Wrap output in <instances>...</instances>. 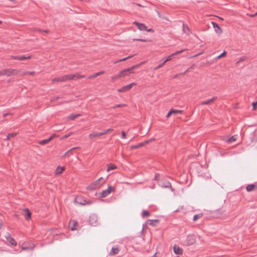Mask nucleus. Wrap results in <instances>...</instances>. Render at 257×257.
<instances>
[{
    "label": "nucleus",
    "instance_id": "34",
    "mask_svg": "<svg viewBox=\"0 0 257 257\" xmlns=\"http://www.w3.org/2000/svg\"><path fill=\"white\" fill-rule=\"evenodd\" d=\"M226 52L225 51H224L221 54L217 56L216 59H219L221 58L225 57H226Z\"/></svg>",
    "mask_w": 257,
    "mask_h": 257
},
{
    "label": "nucleus",
    "instance_id": "30",
    "mask_svg": "<svg viewBox=\"0 0 257 257\" xmlns=\"http://www.w3.org/2000/svg\"><path fill=\"white\" fill-rule=\"evenodd\" d=\"M171 111L172 114H176L177 113L182 114L183 113V110H175V109H171Z\"/></svg>",
    "mask_w": 257,
    "mask_h": 257
},
{
    "label": "nucleus",
    "instance_id": "40",
    "mask_svg": "<svg viewBox=\"0 0 257 257\" xmlns=\"http://www.w3.org/2000/svg\"><path fill=\"white\" fill-rule=\"evenodd\" d=\"M9 242L11 244L14 245H16V244H17L16 241L13 238H10Z\"/></svg>",
    "mask_w": 257,
    "mask_h": 257
},
{
    "label": "nucleus",
    "instance_id": "14",
    "mask_svg": "<svg viewBox=\"0 0 257 257\" xmlns=\"http://www.w3.org/2000/svg\"><path fill=\"white\" fill-rule=\"evenodd\" d=\"M101 136H102V132L98 133L93 132L89 135L88 137L90 139L92 140L95 138H99Z\"/></svg>",
    "mask_w": 257,
    "mask_h": 257
},
{
    "label": "nucleus",
    "instance_id": "56",
    "mask_svg": "<svg viewBox=\"0 0 257 257\" xmlns=\"http://www.w3.org/2000/svg\"><path fill=\"white\" fill-rule=\"evenodd\" d=\"M155 140V139H151V140H148V141H149V143L151 142L152 141H153Z\"/></svg>",
    "mask_w": 257,
    "mask_h": 257
},
{
    "label": "nucleus",
    "instance_id": "20",
    "mask_svg": "<svg viewBox=\"0 0 257 257\" xmlns=\"http://www.w3.org/2000/svg\"><path fill=\"white\" fill-rule=\"evenodd\" d=\"M129 70L126 69L121 70L118 73V76L119 78L124 77L127 75V72Z\"/></svg>",
    "mask_w": 257,
    "mask_h": 257
},
{
    "label": "nucleus",
    "instance_id": "8",
    "mask_svg": "<svg viewBox=\"0 0 257 257\" xmlns=\"http://www.w3.org/2000/svg\"><path fill=\"white\" fill-rule=\"evenodd\" d=\"M134 24L136 25L140 31L145 30L149 32H154V30L152 29H147L146 26L144 24L134 22Z\"/></svg>",
    "mask_w": 257,
    "mask_h": 257
},
{
    "label": "nucleus",
    "instance_id": "39",
    "mask_svg": "<svg viewBox=\"0 0 257 257\" xmlns=\"http://www.w3.org/2000/svg\"><path fill=\"white\" fill-rule=\"evenodd\" d=\"M202 216V215L201 214H196V215H194V216L193 217V220L194 221H195L197 219L200 218Z\"/></svg>",
    "mask_w": 257,
    "mask_h": 257
},
{
    "label": "nucleus",
    "instance_id": "36",
    "mask_svg": "<svg viewBox=\"0 0 257 257\" xmlns=\"http://www.w3.org/2000/svg\"><path fill=\"white\" fill-rule=\"evenodd\" d=\"M143 146V144H139L137 145H135V146H131V149H137V148H139Z\"/></svg>",
    "mask_w": 257,
    "mask_h": 257
},
{
    "label": "nucleus",
    "instance_id": "9",
    "mask_svg": "<svg viewBox=\"0 0 257 257\" xmlns=\"http://www.w3.org/2000/svg\"><path fill=\"white\" fill-rule=\"evenodd\" d=\"M211 24L212 25L214 31L218 35L220 36L223 32L222 29L215 22H212Z\"/></svg>",
    "mask_w": 257,
    "mask_h": 257
},
{
    "label": "nucleus",
    "instance_id": "59",
    "mask_svg": "<svg viewBox=\"0 0 257 257\" xmlns=\"http://www.w3.org/2000/svg\"><path fill=\"white\" fill-rule=\"evenodd\" d=\"M44 32H45V33H48V30H45Z\"/></svg>",
    "mask_w": 257,
    "mask_h": 257
},
{
    "label": "nucleus",
    "instance_id": "31",
    "mask_svg": "<svg viewBox=\"0 0 257 257\" xmlns=\"http://www.w3.org/2000/svg\"><path fill=\"white\" fill-rule=\"evenodd\" d=\"M78 148H77V147H75V148H73L72 149H71L70 150H68V151H67L64 155V156H63V157H65V156H66L67 155H69V154H72V151L76 149H78Z\"/></svg>",
    "mask_w": 257,
    "mask_h": 257
},
{
    "label": "nucleus",
    "instance_id": "32",
    "mask_svg": "<svg viewBox=\"0 0 257 257\" xmlns=\"http://www.w3.org/2000/svg\"><path fill=\"white\" fill-rule=\"evenodd\" d=\"M34 74H35V72L33 71H30V72L25 71V72H23L22 73H21L20 75L21 76H25L26 75H34Z\"/></svg>",
    "mask_w": 257,
    "mask_h": 257
},
{
    "label": "nucleus",
    "instance_id": "5",
    "mask_svg": "<svg viewBox=\"0 0 257 257\" xmlns=\"http://www.w3.org/2000/svg\"><path fill=\"white\" fill-rule=\"evenodd\" d=\"M136 84L135 82L131 83L128 85L122 86V87L118 89L117 91L119 93H124L132 89L133 86L136 85Z\"/></svg>",
    "mask_w": 257,
    "mask_h": 257
},
{
    "label": "nucleus",
    "instance_id": "60",
    "mask_svg": "<svg viewBox=\"0 0 257 257\" xmlns=\"http://www.w3.org/2000/svg\"><path fill=\"white\" fill-rule=\"evenodd\" d=\"M219 19H220V20H223V18H222L219 17Z\"/></svg>",
    "mask_w": 257,
    "mask_h": 257
},
{
    "label": "nucleus",
    "instance_id": "38",
    "mask_svg": "<svg viewBox=\"0 0 257 257\" xmlns=\"http://www.w3.org/2000/svg\"><path fill=\"white\" fill-rule=\"evenodd\" d=\"M113 131V129L112 128H108L106 130H105L104 132H102V136L104 135L108 134L111 132Z\"/></svg>",
    "mask_w": 257,
    "mask_h": 257
},
{
    "label": "nucleus",
    "instance_id": "52",
    "mask_svg": "<svg viewBox=\"0 0 257 257\" xmlns=\"http://www.w3.org/2000/svg\"><path fill=\"white\" fill-rule=\"evenodd\" d=\"M148 143H149V141H148H148H145V142H144L143 143H142L141 144H143V146H144V145H146V144H147Z\"/></svg>",
    "mask_w": 257,
    "mask_h": 257
},
{
    "label": "nucleus",
    "instance_id": "44",
    "mask_svg": "<svg viewBox=\"0 0 257 257\" xmlns=\"http://www.w3.org/2000/svg\"><path fill=\"white\" fill-rule=\"evenodd\" d=\"M22 249L26 250V249H28V247H26V246H25V243H23V244H22Z\"/></svg>",
    "mask_w": 257,
    "mask_h": 257
},
{
    "label": "nucleus",
    "instance_id": "42",
    "mask_svg": "<svg viewBox=\"0 0 257 257\" xmlns=\"http://www.w3.org/2000/svg\"><path fill=\"white\" fill-rule=\"evenodd\" d=\"M252 105L253 106V109L255 110L257 106V101L256 102H252Z\"/></svg>",
    "mask_w": 257,
    "mask_h": 257
},
{
    "label": "nucleus",
    "instance_id": "4",
    "mask_svg": "<svg viewBox=\"0 0 257 257\" xmlns=\"http://www.w3.org/2000/svg\"><path fill=\"white\" fill-rule=\"evenodd\" d=\"M114 190V187L108 185V188L106 190L102 191L101 193L99 194V196L101 198L105 197L107 196L109 194H110L111 192H113Z\"/></svg>",
    "mask_w": 257,
    "mask_h": 257
},
{
    "label": "nucleus",
    "instance_id": "55",
    "mask_svg": "<svg viewBox=\"0 0 257 257\" xmlns=\"http://www.w3.org/2000/svg\"><path fill=\"white\" fill-rule=\"evenodd\" d=\"M257 16V13H255L254 15L251 16V17H253Z\"/></svg>",
    "mask_w": 257,
    "mask_h": 257
},
{
    "label": "nucleus",
    "instance_id": "29",
    "mask_svg": "<svg viewBox=\"0 0 257 257\" xmlns=\"http://www.w3.org/2000/svg\"><path fill=\"white\" fill-rule=\"evenodd\" d=\"M17 133H10L7 135V140H9L11 139V138L15 137L17 135Z\"/></svg>",
    "mask_w": 257,
    "mask_h": 257
},
{
    "label": "nucleus",
    "instance_id": "1",
    "mask_svg": "<svg viewBox=\"0 0 257 257\" xmlns=\"http://www.w3.org/2000/svg\"><path fill=\"white\" fill-rule=\"evenodd\" d=\"M84 76H80L78 74H68L64 76H60L58 78H54L52 80L53 82H65L68 80L73 79L74 78L78 79L80 78H83Z\"/></svg>",
    "mask_w": 257,
    "mask_h": 257
},
{
    "label": "nucleus",
    "instance_id": "22",
    "mask_svg": "<svg viewBox=\"0 0 257 257\" xmlns=\"http://www.w3.org/2000/svg\"><path fill=\"white\" fill-rule=\"evenodd\" d=\"M119 249L117 247H112L111 251L109 252L110 255H113L118 253Z\"/></svg>",
    "mask_w": 257,
    "mask_h": 257
},
{
    "label": "nucleus",
    "instance_id": "47",
    "mask_svg": "<svg viewBox=\"0 0 257 257\" xmlns=\"http://www.w3.org/2000/svg\"><path fill=\"white\" fill-rule=\"evenodd\" d=\"M125 106V104H117V105H115L114 107L116 108V107H122V106Z\"/></svg>",
    "mask_w": 257,
    "mask_h": 257
},
{
    "label": "nucleus",
    "instance_id": "53",
    "mask_svg": "<svg viewBox=\"0 0 257 257\" xmlns=\"http://www.w3.org/2000/svg\"><path fill=\"white\" fill-rule=\"evenodd\" d=\"M56 137V135H53L51 137H50L49 138H51V141L54 138Z\"/></svg>",
    "mask_w": 257,
    "mask_h": 257
},
{
    "label": "nucleus",
    "instance_id": "18",
    "mask_svg": "<svg viewBox=\"0 0 257 257\" xmlns=\"http://www.w3.org/2000/svg\"><path fill=\"white\" fill-rule=\"evenodd\" d=\"M116 168H117V166L115 164H112V163H109L107 165L106 171L107 172H109L110 171L115 170Z\"/></svg>",
    "mask_w": 257,
    "mask_h": 257
},
{
    "label": "nucleus",
    "instance_id": "61",
    "mask_svg": "<svg viewBox=\"0 0 257 257\" xmlns=\"http://www.w3.org/2000/svg\"><path fill=\"white\" fill-rule=\"evenodd\" d=\"M2 24V21H0V24Z\"/></svg>",
    "mask_w": 257,
    "mask_h": 257
},
{
    "label": "nucleus",
    "instance_id": "24",
    "mask_svg": "<svg viewBox=\"0 0 257 257\" xmlns=\"http://www.w3.org/2000/svg\"><path fill=\"white\" fill-rule=\"evenodd\" d=\"M80 116V114H72L67 117V120H73L77 118V117Z\"/></svg>",
    "mask_w": 257,
    "mask_h": 257
},
{
    "label": "nucleus",
    "instance_id": "23",
    "mask_svg": "<svg viewBox=\"0 0 257 257\" xmlns=\"http://www.w3.org/2000/svg\"><path fill=\"white\" fill-rule=\"evenodd\" d=\"M216 99V97H213L212 98L209 99L207 101H203L201 103L202 105H207L209 104L212 102H213Z\"/></svg>",
    "mask_w": 257,
    "mask_h": 257
},
{
    "label": "nucleus",
    "instance_id": "45",
    "mask_svg": "<svg viewBox=\"0 0 257 257\" xmlns=\"http://www.w3.org/2000/svg\"><path fill=\"white\" fill-rule=\"evenodd\" d=\"M172 114L171 110L169 111L168 114L166 115L167 118H169Z\"/></svg>",
    "mask_w": 257,
    "mask_h": 257
},
{
    "label": "nucleus",
    "instance_id": "37",
    "mask_svg": "<svg viewBox=\"0 0 257 257\" xmlns=\"http://www.w3.org/2000/svg\"><path fill=\"white\" fill-rule=\"evenodd\" d=\"M118 78H120L118 76V74H117V75H113V76H112L110 78V79L111 80L112 82H113L115 80L118 79Z\"/></svg>",
    "mask_w": 257,
    "mask_h": 257
},
{
    "label": "nucleus",
    "instance_id": "16",
    "mask_svg": "<svg viewBox=\"0 0 257 257\" xmlns=\"http://www.w3.org/2000/svg\"><path fill=\"white\" fill-rule=\"evenodd\" d=\"M246 190L247 192H251L257 190V185L249 184L246 187Z\"/></svg>",
    "mask_w": 257,
    "mask_h": 257
},
{
    "label": "nucleus",
    "instance_id": "19",
    "mask_svg": "<svg viewBox=\"0 0 257 257\" xmlns=\"http://www.w3.org/2000/svg\"><path fill=\"white\" fill-rule=\"evenodd\" d=\"M65 170L64 167L58 166L55 170V173L57 175L61 174Z\"/></svg>",
    "mask_w": 257,
    "mask_h": 257
},
{
    "label": "nucleus",
    "instance_id": "48",
    "mask_svg": "<svg viewBox=\"0 0 257 257\" xmlns=\"http://www.w3.org/2000/svg\"><path fill=\"white\" fill-rule=\"evenodd\" d=\"M133 40H134V41L136 40V41H141V42H146V40H144V39H134Z\"/></svg>",
    "mask_w": 257,
    "mask_h": 257
},
{
    "label": "nucleus",
    "instance_id": "49",
    "mask_svg": "<svg viewBox=\"0 0 257 257\" xmlns=\"http://www.w3.org/2000/svg\"><path fill=\"white\" fill-rule=\"evenodd\" d=\"M254 140V141L257 142V131L255 133Z\"/></svg>",
    "mask_w": 257,
    "mask_h": 257
},
{
    "label": "nucleus",
    "instance_id": "10",
    "mask_svg": "<svg viewBox=\"0 0 257 257\" xmlns=\"http://www.w3.org/2000/svg\"><path fill=\"white\" fill-rule=\"evenodd\" d=\"M74 202L75 203L80 204V205H85L86 203V201L84 198L81 196H77L75 198Z\"/></svg>",
    "mask_w": 257,
    "mask_h": 257
},
{
    "label": "nucleus",
    "instance_id": "26",
    "mask_svg": "<svg viewBox=\"0 0 257 257\" xmlns=\"http://www.w3.org/2000/svg\"><path fill=\"white\" fill-rule=\"evenodd\" d=\"M237 139V135H234L229 138L227 142L229 143H231L232 142H235Z\"/></svg>",
    "mask_w": 257,
    "mask_h": 257
},
{
    "label": "nucleus",
    "instance_id": "41",
    "mask_svg": "<svg viewBox=\"0 0 257 257\" xmlns=\"http://www.w3.org/2000/svg\"><path fill=\"white\" fill-rule=\"evenodd\" d=\"M183 51H184V50H181V51H178L172 54L171 55L172 56V57H173V56H175L176 55H177V54H179L180 53H181Z\"/></svg>",
    "mask_w": 257,
    "mask_h": 257
},
{
    "label": "nucleus",
    "instance_id": "27",
    "mask_svg": "<svg viewBox=\"0 0 257 257\" xmlns=\"http://www.w3.org/2000/svg\"><path fill=\"white\" fill-rule=\"evenodd\" d=\"M51 141V138H49L48 139L44 140L39 142V144L41 145H44L48 143H49Z\"/></svg>",
    "mask_w": 257,
    "mask_h": 257
},
{
    "label": "nucleus",
    "instance_id": "13",
    "mask_svg": "<svg viewBox=\"0 0 257 257\" xmlns=\"http://www.w3.org/2000/svg\"><path fill=\"white\" fill-rule=\"evenodd\" d=\"M78 223L76 220H70L69 223V227L71 230H75L77 229Z\"/></svg>",
    "mask_w": 257,
    "mask_h": 257
},
{
    "label": "nucleus",
    "instance_id": "57",
    "mask_svg": "<svg viewBox=\"0 0 257 257\" xmlns=\"http://www.w3.org/2000/svg\"><path fill=\"white\" fill-rule=\"evenodd\" d=\"M2 221H0V229H1L2 228Z\"/></svg>",
    "mask_w": 257,
    "mask_h": 257
},
{
    "label": "nucleus",
    "instance_id": "43",
    "mask_svg": "<svg viewBox=\"0 0 257 257\" xmlns=\"http://www.w3.org/2000/svg\"><path fill=\"white\" fill-rule=\"evenodd\" d=\"M95 219H96V217H94V216H93V217H91V219H90V223H91V224L93 225H95V224H94V223H93V221H93V220H95Z\"/></svg>",
    "mask_w": 257,
    "mask_h": 257
},
{
    "label": "nucleus",
    "instance_id": "28",
    "mask_svg": "<svg viewBox=\"0 0 257 257\" xmlns=\"http://www.w3.org/2000/svg\"><path fill=\"white\" fill-rule=\"evenodd\" d=\"M183 30L184 33H186L187 34H189V33H190V29H189V27L187 25H183Z\"/></svg>",
    "mask_w": 257,
    "mask_h": 257
},
{
    "label": "nucleus",
    "instance_id": "3",
    "mask_svg": "<svg viewBox=\"0 0 257 257\" xmlns=\"http://www.w3.org/2000/svg\"><path fill=\"white\" fill-rule=\"evenodd\" d=\"M105 181L102 177H100L87 187V189L92 190L100 188L104 184Z\"/></svg>",
    "mask_w": 257,
    "mask_h": 257
},
{
    "label": "nucleus",
    "instance_id": "58",
    "mask_svg": "<svg viewBox=\"0 0 257 257\" xmlns=\"http://www.w3.org/2000/svg\"><path fill=\"white\" fill-rule=\"evenodd\" d=\"M10 1L13 2L14 3H16V0H10Z\"/></svg>",
    "mask_w": 257,
    "mask_h": 257
},
{
    "label": "nucleus",
    "instance_id": "33",
    "mask_svg": "<svg viewBox=\"0 0 257 257\" xmlns=\"http://www.w3.org/2000/svg\"><path fill=\"white\" fill-rule=\"evenodd\" d=\"M150 215L149 211L147 210H144L142 212V216L143 217H148Z\"/></svg>",
    "mask_w": 257,
    "mask_h": 257
},
{
    "label": "nucleus",
    "instance_id": "54",
    "mask_svg": "<svg viewBox=\"0 0 257 257\" xmlns=\"http://www.w3.org/2000/svg\"><path fill=\"white\" fill-rule=\"evenodd\" d=\"M70 136V134L66 135L63 137V138H66Z\"/></svg>",
    "mask_w": 257,
    "mask_h": 257
},
{
    "label": "nucleus",
    "instance_id": "35",
    "mask_svg": "<svg viewBox=\"0 0 257 257\" xmlns=\"http://www.w3.org/2000/svg\"><path fill=\"white\" fill-rule=\"evenodd\" d=\"M132 57V56H128L127 57H125L124 58H123L122 59H120V60H117L116 61H115V62H113V63L114 64H116V63H117L118 62H119L124 61H125V60H127V59H129V58H131Z\"/></svg>",
    "mask_w": 257,
    "mask_h": 257
},
{
    "label": "nucleus",
    "instance_id": "6",
    "mask_svg": "<svg viewBox=\"0 0 257 257\" xmlns=\"http://www.w3.org/2000/svg\"><path fill=\"white\" fill-rule=\"evenodd\" d=\"M136 84L135 82L131 83L128 85L122 86V87L118 89L117 91L119 93H124L132 89L133 86L136 85Z\"/></svg>",
    "mask_w": 257,
    "mask_h": 257
},
{
    "label": "nucleus",
    "instance_id": "7",
    "mask_svg": "<svg viewBox=\"0 0 257 257\" xmlns=\"http://www.w3.org/2000/svg\"><path fill=\"white\" fill-rule=\"evenodd\" d=\"M196 242V237L193 235H189L184 241V245L186 246L193 244Z\"/></svg>",
    "mask_w": 257,
    "mask_h": 257
},
{
    "label": "nucleus",
    "instance_id": "11",
    "mask_svg": "<svg viewBox=\"0 0 257 257\" xmlns=\"http://www.w3.org/2000/svg\"><path fill=\"white\" fill-rule=\"evenodd\" d=\"M32 56L31 55H28L27 56H11V58L13 60H25L28 59H31Z\"/></svg>",
    "mask_w": 257,
    "mask_h": 257
},
{
    "label": "nucleus",
    "instance_id": "12",
    "mask_svg": "<svg viewBox=\"0 0 257 257\" xmlns=\"http://www.w3.org/2000/svg\"><path fill=\"white\" fill-rule=\"evenodd\" d=\"M173 251L176 254L182 255L183 253V250L182 248L177 244H174L173 247Z\"/></svg>",
    "mask_w": 257,
    "mask_h": 257
},
{
    "label": "nucleus",
    "instance_id": "50",
    "mask_svg": "<svg viewBox=\"0 0 257 257\" xmlns=\"http://www.w3.org/2000/svg\"><path fill=\"white\" fill-rule=\"evenodd\" d=\"M135 68H136V66H135V65H134V66L131 67V68H126V69H128L129 71H131V70H133Z\"/></svg>",
    "mask_w": 257,
    "mask_h": 257
},
{
    "label": "nucleus",
    "instance_id": "2",
    "mask_svg": "<svg viewBox=\"0 0 257 257\" xmlns=\"http://www.w3.org/2000/svg\"><path fill=\"white\" fill-rule=\"evenodd\" d=\"M20 70L19 69L13 68H5L0 70V76L10 77L12 76H16L20 74Z\"/></svg>",
    "mask_w": 257,
    "mask_h": 257
},
{
    "label": "nucleus",
    "instance_id": "51",
    "mask_svg": "<svg viewBox=\"0 0 257 257\" xmlns=\"http://www.w3.org/2000/svg\"><path fill=\"white\" fill-rule=\"evenodd\" d=\"M144 63V62H141L139 64H137V65H135V66H136V68H137V67H139L140 66H141L142 64H143Z\"/></svg>",
    "mask_w": 257,
    "mask_h": 257
},
{
    "label": "nucleus",
    "instance_id": "21",
    "mask_svg": "<svg viewBox=\"0 0 257 257\" xmlns=\"http://www.w3.org/2000/svg\"><path fill=\"white\" fill-rule=\"evenodd\" d=\"M172 59V56L171 55L169 56L162 64L160 65L159 66H157L154 69L156 70V69H157L158 68H160L162 67L167 62L171 60Z\"/></svg>",
    "mask_w": 257,
    "mask_h": 257
},
{
    "label": "nucleus",
    "instance_id": "17",
    "mask_svg": "<svg viewBox=\"0 0 257 257\" xmlns=\"http://www.w3.org/2000/svg\"><path fill=\"white\" fill-rule=\"evenodd\" d=\"M24 215L26 220H28L31 219V213L30 212L29 209H25L23 211Z\"/></svg>",
    "mask_w": 257,
    "mask_h": 257
},
{
    "label": "nucleus",
    "instance_id": "46",
    "mask_svg": "<svg viewBox=\"0 0 257 257\" xmlns=\"http://www.w3.org/2000/svg\"><path fill=\"white\" fill-rule=\"evenodd\" d=\"M121 136H122V138L123 139H125V137H126V135H125V133H124V131H122V132H121Z\"/></svg>",
    "mask_w": 257,
    "mask_h": 257
},
{
    "label": "nucleus",
    "instance_id": "25",
    "mask_svg": "<svg viewBox=\"0 0 257 257\" xmlns=\"http://www.w3.org/2000/svg\"><path fill=\"white\" fill-rule=\"evenodd\" d=\"M104 71H99L98 72H97L93 75H92L91 76H90L89 78H96V77L99 76V75H102L103 74H104Z\"/></svg>",
    "mask_w": 257,
    "mask_h": 257
},
{
    "label": "nucleus",
    "instance_id": "15",
    "mask_svg": "<svg viewBox=\"0 0 257 257\" xmlns=\"http://www.w3.org/2000/svg\"><path fill=\"white\" fill-rule=\"evenodd\" d=\"M147 222L150 225L155 227L160 223V220L158 219H149Z\"/></svg>",
    "mask_w": 257,
    "mask_h": 257
}]
</instances>
